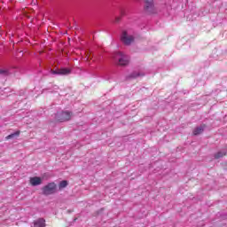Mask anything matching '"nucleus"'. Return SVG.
Masks as SVG:
<instances>
[{
  "label": "nucleus",
  "mask_w": 227,
  "mask_h": 227,
  "mask_svg": "<svg viewBox=\"0 0 227 227\" xmlns=\"http://www.w3.org/2000/svg\"><path fill=\"white\" fill-rule=\"evenodd\" d=\"M222 219H226V214H223V215H222Z\"/></svg>",
  "instance_id": "nucleus-18"
},
{
  "label": "nucleus",
  "mask_w": 227,
  "mask_h": 227,
  "mask_svg": "<svg viewBox=\"0 0 227 227\" xmlns=\"http://www.w3.org/2000/svg\"><path fill=\"white\" fill-rule=\"evenodd\" d=\"M112 58L117 67H129V63H130V57L121 51H115Z\"/></svg>",
  "instance_id": "nucleus-1"
},
{
  "label": "nucleus",
  "mask_w": 227,
  "mask_h": 227,
  "mask_svg": "<svg viewBox=\"0 0 227 227\" xmlns=\"http://www.w3.org/2000/svg\"><path fill=\"white\" fill-rule=\"evenodd\" d=\"M12 74V70L8 69H0V75H3L4 77H6L8 75H11Z\"/></svg>",
  "instance_id": "nucleus-13"
},
{
  "label": "nucleus",
  "mask_w": 227,
  "mask_h": 227,
  "mask_svg": "<svg viewBox=\"0 0 227 227\" xmlns=\"http://www.w3.org/2000/svg\"><path fill=\"white\" fill-rule=\"evenodd\" d=\"M49 73L51 75H70V74H72V70L70 68L62 67V68L50 69Z\"/></svg>",
  "instance_id": "nucleus-5"
},
{
  "label": "nucleus",
  "mask_w": 227,
  "mask_h": 227,
  "mask_svg": "<svg viewBox=\"0 0 227 227\" xmlns=\"http://www.w3.org/2000/svg\"><path fill=\"white\" fill-rule=\"evenodd\" d=\"M42 194L43 196H51L52 194H56L58 192V185L56 183L51 182L49 183L48 184L44 185L42 189Z\"/></svg>",
  "instance_id": "nucleus-2"
},
{
  "label": "nucleus",
  "mask_w": 227,
  "mask_h": 227,
  "mask_svg": "<svg viewBox=\"0 0 227 227\" xmlns=\"http://www.w3.org/2000/svg\"><path fill=\"white\" fill-rule=\"evenodd\" d=\"M144 12L146 15H155L157 13L153 0H144Z\"/></svg>",
  "instance_id": "nucleus-3"
},
{
  "label": "nucleus",
  "mask_w": 227,
  "mask_h": 227,
  "mask_svg": "<svg viewBox=\"0 0 227 227\" xmlns=\"http://www.w3.org/2000/svg\"><path fill=\"white\" fill-rule=\"evenodd\" d=\"M19 95H20V97H24L26 95V91L25 90H20Z\"/></svg>",
  "instance_id": "nucleus-16"
},
{
  "label": "nucleus",
  "mask_w": 227,
  "mask_h": 227,
  "mask_svg": "<svg viewBox=\"0 0 227 227\" xmlns=\"http://www.w3.org/2000/svg\"><path fill=\"white\" fill-rule=\"evenodd\" d=\"M71 118H72V112L61 111L55 114L56 121H59L60 123H63V121H69Z\"/></svg>",
  "instance_id": "nucleus-4"
},
{
  "label": "nucleus",
  "mask_w": 227,
  "mask_h": 227,
  "mask_svg": "<svg viewBox=\"0 0 227 227\" xmlns=\"http://www.w3.org/2000/svg\"><path fill=\"white\" fill-rule=\"evenodd\" d=\"M20 136V131H15L5 137V139H15Z\"/></svg>",
  "instance_id": "nucleus-11"
},
{
  "label": "nucleus",
  "mask_w": 227,
  "mask_h": 227,
  "mask_svg": "<svg viewBox=\"0 0 227 227\" xmlns=\"http://www.w3.org/2000/svg\"><path fill=\"white\" fill-rule=\"evenodd\" d=\"M66 187H68V181L63 180L59 184V190L63 191Z\"/></svg>",
  "instance_id": "nucleus-12"
},
{
  "label": "nucleus",
  "mask_w": 227,
  "mask_h": 227,
  "mask_svg": "<svg viewBox=\"0 0 227 227\" xmlns=\"http://www.w3.org/2000/svg\"><path fill=\"white\" fill-rule=\"evenodd\" d=\"M120 19H121L120 17H116L115 18V22H120Z\"/></svg>",
  "instance_id": "nucleus-17"
},
{
  "label": "nucleus",
  "mask_w": 227,
  "mask_h": 227,
  "mask_svg": "<svg viewBox=\"0 0 227 227\" xmlns=\"http://www.w3.org/2000/svg\"><path fill=\"white\" fill-rule=\"evenodd\" d=\"M52 90H53V91L57 92L58 90H59V87L58 85H53Z\"/></svg>",
  "instance_id": "nucleus-15"
},
{
  "label": "nucleus",
  "mask_w": 227,
  "mask_h": 227,
  "mask_svg": "<svg viewBox=\"0 0 227 227\" xmlns=\"http://www.w3.org/2000/svg\"><path fill=\"white\" fill-rule=\"evenodd\" d=\"M42 178L38 176H34L30 178V184L33 187H36V185H42Z\"/></svg>",
  "instance_id": "nucleus-8"
},
{
  "label": "nucleus",
  "mask_w": 227,
  "mask_h": 227,
  "mask_svg": "<svg viewBox=\"0 0 227 227\" xmlns=\"http://www.w3.org/2000/svg\"><path fill=\"white\" fill-rule=\"evenodd\" d=\"M224 155H226V152L220 151L215 154V159H221V158L224 157Z\"/></svg>",
  "instance_id": "nucleus-14"
},
{
  "label": "nucleus",
  "mask_w": 227,
  "mask_h": 227,
  "mask_svg": "<svg viewBox=\"0 0 227 227\" xmlns=\"http://www.w3.org/2000/svg\"><path fill=\"white\" fill-rule=\"evenodd\" d=\"M140 73L134 71L129 75L126 76V81H130V79H137V77H140Z\"/></svg>",
  "instance_id": "nucleus-10"
},
{
  "label": "nucleus",
  "mask_w": 227,
  "mask_h": 227,
  "mask_svg": "<svg viewBox=\"0 0 227 227\" xmlns=\"http://www.w3.org/2000/svg\"><path fill=\"white\" fill-rule=\"evenodd\" d=\"M68 214H70L72 211L71 210H67Z\"/></svg>",
  "instance_id": "nucleus-19"
},
{
  "label": "nucleus",
  "mask_w": 227,
  "mask_h": 227,
  "mask_svg": "<svg viewBox=\"0 0 227 227\" xmlns=\"http://www.w3.org/2000/svg\"><path fill=\"white\" fill-rule=\"evenodd\" d=\"M34 227H45V219L39 218L34 223Z\"/></svg>",
  "instance_id": "nucleus-9"
},
{
  "label": "nucleus",
  "mask_w": 227,
  "mask_h": 227,
  "mask_svg": "<svg viewBox=\"0 0 227 227\" xmlns=\"http://www.w3.org/2000/svg\"><path fill=\"white\" fill-rule=\"evenodd\" d=\"M206 129H207V124H201L200 126L193 129V136H200V134H203Z\"/></svg>",
  "instance_id": "nucleus-7"
},
{
  "label": "nucleus",
  "mask_w": 227,
  "mask_h": 227,
  "mask_svg": "<svg viewBox=\"0 0 227 227\" xmlns=\"http://www.w3.org/2000/svg\"><path fill=\"white\" fill-rule=\"evenodd\" d=\"M121 40L123 42L124 45H130L134 42V35H129L127 31H123Z\"/></svg>",
  "instance_id": "nucleus-6"
}]
</instances>
